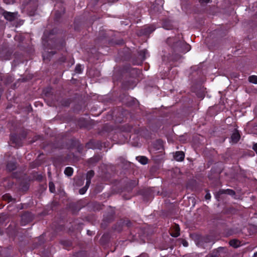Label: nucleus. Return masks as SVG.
<instances>
[{"label":"nucleus","instance_id":"nucleus-1","mask_svg":"<svg viewBox=\"0 0 257 257\" xmlns=\"http://www.w3.org/2000/svg\"><path fill=\"white\" fill-rule=\"evenodd\" d=\"M167 43L168 45L177 48L181 45L183 47V49L181 50L183 52H187L191 49V46L185 43L182 42L181 41H176L174 38H169L167 40Z\"/></svg>","mask_w":257,"mask_h":257},{"label":"nucleus","instance_id":"nucleus-2","mask_svg":"<svg viewBox=\"0 0 257 257\" xmlns=\"http://www.w3.org/2000/svg\"><path fill=\"white\" fill-rule=\"evenodd\" d=\"M18 13H10V12H5L3 13V15L6 19H7L8 21H12L14 20L16 16H17Z\"/></svg>","mask_w":257,"mask_h":257},{"label":"nucleus","instance_id":"nucleus-3","mask_svg":"<svg viewBox=\"0 0 257 257\" xmlns=\"http://www.w3.org/2000/svg\"><path fill=\"white\" fill-rule=\"evenodd\" d=\"M184 154L183 152H176L175 153V155L174 156V158L176 159V160L178 161H182L184 159Z\"/></svg>","mask_w":257,"mask_h":257},{"label":"nucleus","instance_id":"nucleus-4","mask_svg":"<svg viewBox=\"0 0 257 257\" xmlns=\"http://www.w3.org/2000/svg\"><path fill=\"white\" fill-rule=\"evenodd\" d=\"M174 232L171 233V235L173 237H178L180 235V228L178 225L175 224L173 227Z\"/></svg>","mask_w":257,"mask_h":257},{"label":"nucleus","instance_id":"nucleus-5","mask_svg":"<svg viewBox=\"0 0 257 257\" xmlns=\"http://www.w3.org/2000/svg\"><path fill=\"white\" fill-rule=\"evenodd\" d=\"M239 139L240 135L237 132H234L231 137V141L232 143H236Z\"/></svg>","mask_w":257,"mask_h":257},{"label":"nucleus","instance_id":"nucleus-6","mask_svg":"<svg viewBox=\"0 0 257 257\" xmlns=\"http://www.w3.org/2000/svg\"><path fill=\"white\" fill-rule=\"evenodd\" d=\"M94 175V173L93 171H89L87 172L86 175V185L89 186L90 182H91V179L93 177Z\"/></svg>","mask_w":257,"mask_h":257},{"label":"nucleus","instance_id":"nucleus-7","mask_svg":"<svg viewBox=\"0 0 257 257\" xmlns=\"http://www.w3.org/2000/svg\"><path fill=\"white\" fill-rule=\"evenodd\" d=\"M219 193L221 194H227L231 196H233L235 194L234 191L231 189L221 190L219 191Z\"/></svg>","mask_w":257,"mask_h":257},{"label":"nucleus","instance_id":"nucleus-8","mask_svg":"<svg viewBox=\"0 0 257 257\" xmlns=\"http://www.w3.org/2000/svg\"><path fill=\"white\" fill-rule=\"evenodd\" d=\"M137 160L142 164L145 165L148 163V159L146 157L140 156L136 158Z\"/></svg>","mask_w":257,"mask_h":257},{"label":"nucleus","instance_id":"nucleus-9","mask_svg":"<svg viewBox=\"0 0 257 257\" xmlns=\"http://www.w3.org/2000/svg\"><path fill=\"white\" fill-rule=\"evenodd\" d=\"M73 169L71 167H66L64 171V173L67 176H71L73 174Z\"/></svg>","mask_w":257,"mask_h":257},{"label":"nucleus","instance_id":"nucleus-10","mask_svg":"<svg viewBox=\"0 0 257 257\" xmlns=\"http://www.w3.org/2000/svg\"><path fill=\"white\" fill-rule=\"evenodd\" d=\"M229 244L234 247H237L239 246L240 242L237 240L232 239L229 241Z\"/></svg>","mask_w":257,"mask_h":257},{"label":"nucleus","instance_id":"nucleus-11","mask_svg":"<svg viewBox=\"0 0 257 257\" xmlns=\"http://www.w3.org/2000/svg\"><path fill=\"white\" fill-rule=\"evenodd\" d=\"M55 53H54L52 51H45V52L43 54V57L44 59H49V57L51 56L54 55Z\"/></svg>","mask_w":257,"mask_h":257},{"label":"nucleus","instance_id":"nucleus-12","mask_svg":"<svg viewBox=\"0 0 257 257\" xmlns=\"http://www.w3.org/2000/svg\"><path fill=\"white\" fill-rule=\"evenodd\" d=\"M248 81L252 83L257 84V76L255 75H252L249 77Z\"/></svg>","mask_w":257,"mask_h":257},{"label":"nucleus","instance_id":"nucleus-13","mask_svg":"<svg viewBox=\"0 0 257 257\" xmlns=\"http://www.w3.org/2000/svg\"><path fill=\"white\" fill-rule=\"evenodd\" d=\"M16 168V166L14 164L9 163L7 165V169L10 171H13Z\"/></svg>","mask_w":257,"mask_h":257},{"label":"nucleus","instance_id":"nucleus-14","mask_svg":"<svg viewBox=\"0 0 257 257\" xmlns=\"http://www.w3.org/2000/svg\"><path fill=\"white\" fill-rule=\"evenodd\" d=\"M89 186H87L86 184L85 185V186L80 189L79 190V193L80 194H84L87 191V189L88 188Z\"/></svg>","mask_w":257,"mask_h":257},{"label":"nucleus","instance_id":"nucleus-15","mask_svg":"<svg viewBox=\"0 0 257 257\" xmlns=\"http://www.w3.org/2000/svg\"><path fill=\"white\" fill-rule=\"evenodd\" d=\"M82 67L80 65H77L75 67V72L76 73H80L82 72Z\"/></svg>","mask_w":257,"mask_h":257},{"label":"nucleus","instance_id":"nucleus-16","mask_svg":"<svg viewBox=\"0 0 257 257\" xmlns=\"http://www.w3.org/2000/svg\"><path fill=\"white\" fill-rule=\"evenodd\" d=\"M49 190L52 193H54L55 191L54 184L52 182L49 183Z\"/></svg>","mask_w":257,"mask_h":257},{"label":"nucleus","instance_id":"nucleus-17","mask_svg":"<svg viewBox=\"0 0 257 257\" xmlns=\"http://www.w3.org/2000/svg\"><path fill=\"white\" fill-rule=\"evenodd\" d=\"M155 29L156 28L153 26L150 27L148 28L147 29H146V34L151 33L152 32H153L155 30Z\"/></svg>","mask_w":257,"mask_h":257},{"label":"nucleus","instance_id":"nucleus-18","mask_svg":"<svg viewBox=\"0 0 257 257\" xmlns=\"http://www.w3.org/2000/svg\"><path fill=\"white\" fill-rule=\"evenodd\" d=\"M211 198V195L210 193H207L205 195V199L206 200H209Z\"/></svg>","mask_w":257,"mask_h":257},{"label":"nucleus","instance_id":"nucleus-19","mask_svg":"<svg viewBox=\"0 0 257 257\" xmlns=\"http://www.w3.org/2000/svg\"><path fill=\"white\" fill-rule=\"evenodd\" d=\"M182 244H183V246H184L185 247H187V246H188V243L186 240H183L182 241Z\"/></svg>","mask_w":257,"mask_h":257},{"label":"nucleus","instance_id":"nucleus-20","mask_svg":"<svg viewBox=\"0 0 257 257\" xmlns=\"http://www.w3.org/2000/svg\"><path fill=\"white\" fill-rule=\"evenodd\" d=\"M252 149L256 153L257 152V143L254 144Z\"/></svg>","mask_w":257,"mask_h":257},{"label":"nucleus","instance_id":"nucleus-21","mask_svg":"<svg viewBox=\"0 0 257 257\" xmlns=\"http://www.w3.org/2000/svg\"><path fill=\"white\" fill-rule=\"evenodd\" d=\"M4 2L7 4H9L13 1V0H4Z\"/></svg>","mask_w":257,"mask_h":257},{"label":"nucleus","instance_id":"nucleus-22","mask_svg":"<svg viewBox=\"0 0 257 257\" xmlns=\"http://www.w3.org/2000/svg\"><path fill=\"white\" fill-rule=\"evenodd\" d=\"M210 0H200L201 3H207L209 2Z\"/></svg>","mask_w":257,"mask_h":257},{"label":"nucleus","instance_id":"nucleus-23","mask_svg":"<svg viewBox=\"0 0 257 257\" xmlns=\"http://www.w3.org/2000/svg\"><path fill=\"white\" fill-rule=\"evenodd\" d=\"M253 257H257V252L254 253Z\"/></svg>","mask_w":257,"mask_h":257},{"label":"nucleus","instance_id":"nucleus-24","mask_svg":"<svg viewBox=\"0 0 257 257\" xmlns=\"http://www.w3.org/2000/svg\"><path fill=\"white\" fill-rule=\"evenodd\" d=\"M58 44L57 43H55V45H54V47L56 48V47H58Z\"/></svg>","mask_w":257,"mask_h":257},{"label":"nucleus","instance_id":"nucleus-25","mask_svg":"<svg viewBox=\"0 0 257 257\" xmlns=\"http://www.w3.org/2000/svg\"><path fill=\"white\" fill-rule=\"evenodd\" d=\"M141 257H147V256L146 254H142Z\"/></svg>","mask_w":257,"mask_h":257},{"label":"nucleus","instance_id":"nucleus-26","mask_svg":"<svg viewBox=\"0 0 257 257\" xmlns=\"http://www.w3.org/2000/svg\"><path fill=\"white\" fill-rule=\"evenodd\" d=\"M14 138H15V137H14V136H12V137H11V140H12V141H14Z\"/></svg>","mask_w":257,"mask_h":257},{"label":"nucleus","instance_id":"nucleus-27","mask_svg":"<svg viewBox=\"0 0 257 257\" xmlns=\"http://www.w3.org/2000/svg\"><path fill=\"white\" fill-rule=\"evenodd\" d=\"M25 215H23V216H22V218H24L25 217Z\"/></svg>","mask_w":257,"mask_h":257},{"label":"nucleus","instance_id":"nucleus-28","mask_svg":"<svg viewBox=\"0 0 257 257\" xmlns=\"http://www.w3.org/2000/svg\"><path fill=\"white\" fill-rule=\"evenodd\" d=\"M89 231H87L88 234H90V232H89Z\"/></svg>","mask_w":257,"mask_h":257},{"label":"nucleus","instance_id":"nucleus-29","mask_svg":"<svg viewBox=\"0 0 257 257\" xmlns=\"http://www.w3.org/2000/svg\"><path fill=\"white\" fill-rule=\"evenodd\" d=\"M89 231H87L88 234H90V232H89Z\"/></svg>","mask_w":257,"mask_h":257}]
</instances>
